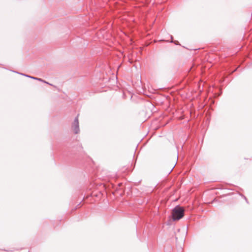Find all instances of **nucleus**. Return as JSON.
<instances>
[{
    "mask_svg": "<svg viewBox=\"0 0 252 252\" xmlns=\"http://www.w3.org/2000/svg\"><path fill=\"white\" fill-rule=\"evenodd\" d=\"M184 215V209L183 207L176 206L172 211V218L174 220L181 219L183 217Z\"/></svg>",
    "mask_w": 252,
    "mask_h": 252,
    "instance_id": "1",
    "label": "nucleus"
},
{
    "mask_svg": "<svg viewBox=\"0 0 252 252\" xmlns=\"http://www.w3.org/2000/svg\"><path fill=\"white\" fill-rule=\"evenodd\" d=\"M79 131V122L78 117H77L76 118H75L74 122V131L75 133L77 134L78 133Z\"/></svg>",
    "mask_w": 252,
    "mask_h": 252,
    "instance_id": "2",
    "label": "nucleus"
},
{
    "mask_svg": "<svg viewBox=\"0 0 252 252\" xmlns=\"http://www.w3.org/2000/svg\"><path fill=\"white\" fill-rule=\"evenodd\" d=\"M32 78L34 79H35V80H39V81H42L41 79H39V78H35V77H32Z\"/></svg>",
    "mask_w": 252,
    "mask_h": 252,
    "instance_id": "3",
    "label": "nucleus"
},
{
    "mask_svg": "<svg viewBox=\"0 0 252 252\" xmlns=\"http://www.w3.org/2000/svg\"><path fill=\"white\" fill-rule=\"evenodd\" d=\"M44 83H46V84H48V82H46V81H44Z\"/></svg>",
    "mask_w": 252,
    "mask_h": 252,
    "instance_id": "4",
    "label": "nucleus"
},
{
    "mask_svg": "<svg viewBox=\"0 0 252 252\" xmlns=\"http://www.w3.org/2000/svg\"><path fill=\"white\" fill-rule=\"evenodd\" d=\"M44 83H46V84H48V82H46V81H44Z\"/></svg>",
    "mask_w": 252,
    "mask_h": 252,
    "instance_id": "5",
    "label": "nucleus"
},
{
    "mask_svg": "<svg viewBox=\"0 0 252 252\" xmlns=\"http://www.w3.org/2000/svg\"><path fill=\"white\" fill-rule=\"evenodd\" d=\"M44 83H46V84H48V82H46V81H44Z\"/></svg>",
    "mask_w": 252,
    "mask_h": 252,
    "instance_id": "6",
    "label": "nucleus"
}]
</instances>
